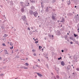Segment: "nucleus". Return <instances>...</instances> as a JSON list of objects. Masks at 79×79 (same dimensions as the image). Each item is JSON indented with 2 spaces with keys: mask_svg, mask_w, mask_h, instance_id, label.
I'll use <instances>...</instances> for the list:
<instances>
[{
  "mask_svg": "<svg viewBox=\"0 0 79 79\" xmlns=\"http://www.w3.org/2000/svg\"><path fill=\"white\" fill-rule=\"evenodd\" d=\"M33 15H34L35 17H37V16H38V13H37L36 11H35L34 12Z\"/></svg>",
  "mask_w": 79,
  "mask_h": 79,
  "instance_id": "f257e3e1",
  "label": "nucleus"
},
{
  "mask_svg": "<svg viewBox=\"0 0 79 79\" xmlns=\"http://www.w3.org/2000/svg\"><path fill=\"white\" fill-rule=\"evenodd\" d=\"M22 19H23V21H26V17L25 15H23L22 16Z\"/></svg>",
  "mask_w": 79,
  "mask_h": 79,
  "instance_id": "f03ea898",
  "label": "nucleus"
},
{
  "mask_svg": "<svg viewBox=\"0 0 79 79\" xmlns=\"http://www.w3.org/2000/svg\"><path fill=\"white\" fill-rule=\"evenodd\" d=\"M29 13L31 15H32L34 14V12H33V11L32 10H29Z\"/></svg>",
  "mask_w": 79,
  "mask_h": 79,
  "instance_id": "7ed1b4c3",
  "label": "nucleus"
},
{
  "mask_svg": "<svg viewBox=\"0 0 79 79\" xmlns=\"http://www.w3.org/2000/svg\"><path fill=\"white\" fill-rule=\"evenodd\" d=\"M36 74L38 75V76H39V77H42L43 76V75H42V74L39 73H36Z\"/></svg>",
  "mask_w": 79,
  "mask_h": 79,
  "instance_id": "20e7f679",
  "label": "nucleus"
},
{
  "mask_svg": "<svg viewBox=\"0 0 79 79\" xmlns=\"http://www.w3.org/2000/svg\"><path fill=\"white\" fill-rule=\"evenodd\" d=\"M52 18L53 21H55V20L56 19V18H55V17L54 15H52Z\"/></svg>",
  "mask_w": 79,
  "mask_h": 79,
  "instance_id": "39448f33",
  "label": "nucleus"
},
{
  "mask_svg": "<svg viewBox=\"0 0 79 79\" xmlns=\"http://www.w3.org/2000/svg\"><path fill=\"white\" fill-rule=\"evenodd\" d=\"M4 51L5 55H8V51H7V50L5 49Z\"/></svg>",
  "mask_w": 79,
  "mask_h": 79,
  "instance_id": "423d86ee",
  "label": "nucleus"
},
{
  "mask_svg": "<svg viewBox=\"0 0 79 79\" xmlns=\"http://www.w3.org/2000/svg\"><path fill=\"white\" fill-rule=\"evenodd\" d=\"M56 70L57 73H59V72H58V71L60 70L59 68H56Z\"/></svg>",
  "mask_w": 79,
  "mask_h": 79,
  "instance_id": "0eeeda50",
  "label": "nucleus"
},
{
  "mask_svg": "<svg viewBox=\"0 0 79 79\" xmlns=\"http://www.w3.org/2000/svg\"><path fill=\"white\" fill-rule=\"evenodd\" d=\"M67 69L68 70H69V69H71V66L70 65H68L67 67Z\"/></svg>",
  "mask_w": 79,
  "mask_h": 79,
  "instance_id": "6e6552de",
  "label": "nucleus"
},
{
  "mask_svg": "<svg viewBox=\"0 0 79 79\" xmlns=\"http://www.w3.org/2000/svg\"><path fill=\"white\" fill-rule=\"evenodd\" d=\"M61 65L62 66H64V63L63 61H61Z\"/></svg>",
  "mask_w": 79,
  "mask_h": 79,
  "instance_id": "1a4fd4ad",
  "label": "nucleus"
},
{
  "mask_svg": "<svg viewBox=\"0 0 79 79\" xmlns=\"http://www.w3.org/2000/svg\"><path fill=\"white\" fill-rule=\"evenodd\" d=\"M31 10H34V9H35V7H34V6H31Z\"/></svg>",
  "mask_w": 79,
  "mask_h": 79,
  "instance_id": "9d476101",
  "label": "nucleus"
},
{
  "mask_svg": "<svg viewBox=\"0 0 79 79\" xmlns=\"http://www.w3.org/2000/svg\"><path fill=\"white\" fill-rule=\"evenodd\" d=\"M24 9L23 8H22L21 9V11L22 12H24Z\"/></svg>",
  "mask_w": 79,
  "mask_h": 79,
  "instance_id": "9b49d317",
  "label": "nucleus"
},
{
  "mask_svg": "<svg viewBox=\"0 0 79 79\" xmlns=\"http://www.w3.org/2000/svg\"><path fill=\"white\" fill-rule=\"evenodd\" d=\"M33 33V31H32L31 32V31H30L29 32V34H30V35H31V34H32Z\"/></svg>",
  "mask_w": 79,
  "mask_h": 79,
  "instance_id": "f8f14e48",
  "label": "nucleus"
},
{
  "mask_svg": "<svg viewBox=\"0 0 79 79\" xmlns=\"http://www.w3.org/2000/svg\"><path fill=\"white\" fill-rule=\"evenodd\" d=\"M61 22H64V18L62 19V20L60 21V23Z\"/></svg>",
  "mask_w": 79,
  "mask_h": 79,
  "instance_id": "ddd939ff",
  "label": "nucleus"
},
{
  "mask_svg": "<svg viewBox=\"0 0 79 79\" xmlns=\"http://www.w3.org/2000/svg\"><path fill=\"white\" fill-rule=\"evenodd\" d=\"M10 45H11V46H13V43L11 42L10 43Z\"/></svg>",
  "mask_w": 79,
  "mask_h": 79,
  "instance_id": "4468645a",
  "label": "nucleus"
},
{
  "mask_svg": "<svg viewBox=\"0 0 79 79\" xmlns=\"http://www.w3.org/2000/svg\"><path fill=\"white\" fill-rule=\"evenodd\" d=\"M75 37H77V35H76L75 34H73Z\"/></svg>",
  "mask_w": 79,
  "mask_h": 79,
  "instance_id": "2eb2a0df",
  "label": "nucleus"
},
{
  "mask_svg": "<svg viewBox=\"0 0 79 79\" xmlns=\"http://www.w3.org/2000/svg\"><path fill=\"white\" fill-rule=\"evenodd\" d=\"M68 5H69L71 4V2H70V0H69V3H68Z\"/></svg>",
  "mask_w": 79,
  "mask_h": 79,
  "instance_id": "dca6fc26",
  "label": "nucleus"
},
{
  "mask_svg": "<svg viewBox=\"0 0 79 79\" xmlns=\"http://www.w3.org/2000/svg\"><path fill=\"white\" fill-rule=\"evenodd\" d=\"M8 36L7 35H6V34H4V35L3 36V37H7Z\"/></svg>",
  "mask_w": 79,
  "mask_h": 79,
  "instance_id": "f3484780",
  "label": "nucleus"
},
{
  "mask_svg": "<svg viewBox=\"0 0 79 79\" xmlns=\"http://www.w3.org/2000/svg\"><path fill=\"white\" fill-rule=\"evenodd\" d=\"M56 78H57V79H59L60 78V77H59V76H58V75H57L56 76Z\"/></svg>",
  "mask_w": 79,
  "mask_h": 79,
  "instance_id": "a211bd4d",
  "label": "nucleus"
},
{
  "mask_svg": "<svg viewBox=\"0 0 79 79\" xmlns=\"http://www.w3.org/2000/svg\"><path fill=\"white\" fill-rule=\"evenodd\" d=\"M48 7H47V8L46 9V11H47V12H48Z\"/></svg>",
  "mask_w": 79,
  "mask_h": 79,
  "instance_id": "6ab92c4d",
  "label": "nucleus"
},
{
  "mask_svg": "<svg viewBox=\"0 0 79 79\" xmlns=\"http://www.w3.org/2000/svg\"><path fill=\"white\" fill-rule=\"evenodd\" d=\"M69 15H70V16H71V15H73V14L71 13H69Z\"/></svg>",
  "mask_w": 79,
  "mask_h": 79,
  "instance_id": "aec40b11",
  "label": "nucleus"
},
{
  "mask_svg": "<svg viewBox=\"0 0 79 79\" xmlns=\"http://www.w3.org/2000/svg\"><path fill=\"white\" fill-rule=\"evenodd\" d=\"M9 55H12V53H11V52H10L9 53Z\"/></svg>",
  "mask_w": 79,
  "mask_h": 79,
  "instance_id": "412c9836",
  "label": "nucleus"
},
{
  "mask_svg": "<svg viewBox=\"0 0 79 79\" xmlns=\"http://www.w3.org/2000/svg\"><path fill=\"white\" fill-rule=\"evenodd\" d=\"M74 62H77V60L76 59H75V60H74Z\"/></svg>",
  "mask_w": 79,
  "mask_h": 79,
  "instance_id": "4be33fe9",
  "label": "nucleus"
},
{
  "mask_svg": "<svg viewBox=\"0 0 79 79\" xmlns=\"http://www.w3.org/2000/svg\"><path fill=\"white\" fill-rule=\"evenodd\" d=\"M72 40H73L74 42H76V40H75V39H72Z\"/></svg>",
  "mask_w": 79,
  "mask_h": 79,
  "instance_id": "5701e85b",
  "label": "nucleus"
},
{
  "mask_svg": "<svg viewBox=\"0 0 79 79\" xmlns=\"http://www.w3.org/2000/svg\"><path fill=\"white\" fill-rule=\"evenodd\" d=\"M61 58H62L61 57H60L59 58H58V60H61Z\"/></svg>",
  "mask_w": 79,
  "mask_h": 79,
  "instance_id": "b1692460",
  "label": "nucleus"
},
{
  "mask_svg": "<svg viewBox=\"0 0 79 79\" xmlns=\"http://www.w3.org/2000/svg\"><path fill=\"white\" fill-rule=\"evenodd\" d=\"M25 64L27 65V66H29V64H28V63H25Z\"/></svg>",
  "mask_w": 79,
  "mask_h": 79,
  "instance_id": "393cba45",
  "label": "nucleus"
},
{
  "mask_svg": "<svg viewBox=\"0 0 79 79\" xmlns=\"http://www.w3.org/2000/svg\"><path fill=\"white\" fill-rule=\"evenodd\" d=\"M6 61H8V60L7 59H6V61H5V62H4V63H6Z\"/></svg>",
  "mask_w": 79,
  "mask_h": 79,
  "instance_id": "a878e982",
  "label": "nucleus"
},
{
  "mask_svg": "<svg viewBox=\"0 0 79 79\" xmlns=\"http://www.w3.org/2000/svg\"><path fill=\"white\" fill-rule=\"evenodd\" d=\"M3 74H0V76H3Z\"/></svg>",
  "mask_w": 79,
  "mask_h": 79,
  "instance_id": "bb28decb",
  "label": "nucleus"
},
{
  "mask_svg": "<svg viewBox=\"0 0 79 79\" xmlns=\"http://www.w3.org/2000/svg\"><path fill=\"white\" fill-rule=\"evenodd\" d=\"M2 45H3V46H6V45H5V43H3L2 44Z\"/></svg>",
  "mask_w": 79,
  "mask_h": 79,
  "instance_id": "cd10ccee",
  "label": "nucleus"
},
{
  "mask_svg": "<svg viewBox=\"0 0 79 79\" xmlns=\"http://www.w3.org/2000/svg\"><path fill=\"white\" fill-rule=\"evenodd\" d=\"M10 49H13V46H12V47H10Z\"/></svg>",
  "mask_w": 79,
  "mask_h": 79,
  "instance_id": "c85d7f7f",
  "label": "nucleus"
},
{
  "mask_svg": "<svg viewBox=\"0 0 79 79\" xmlns=\"http://www.w3.org/2000/svg\"><path fill=\"white\" fill-rule=\"evenodd\" d=\"M27 29H28V30H29V31H30V30H31V29H30V28L29 27H28Z\"/></svg>",
  "mask_w": 79,
  "mask_h": 79,
  "instance_id": "c756f323",
  "label": "nucleus"
},
{
  "mask_svg": "<svg viewBox=\"0 0 79 79\" xmlns=\"http://www.w3.org/2000/svg\"><path fill=\"white\" fill-rule=\"evenodd\" d=\"M33 55H34V56H36V54H35V53H34L33 54Z\"/></svg>",
  "mask_w": 79,
  "mask_h": 79,
  "instance_id": "7c9ffc66",
  "label": "nucleus"
},
{
  "mask_svg": "<svg viewBox=\"0 0 79 79\" xmlns=\"http://www.w3.org/2000/svg\"><path fill=\"white\" fill-rule=\"evenodd\" d=\"M75 42H76V44H78V41H75Z\"/></svg>",
  "mask_w": 79,
  "mask_h": 79,
  "instance_id": "2f4dec72",
  "label": "nucleus"
},
{
  "mask_svg": "<svg viewBox=\"0 0 79 79\" xmlns=\"http://www.w3.org/2000/svg\"><path fill=\"white\" fill-rule=\"evenodd\" d=\"M6 59H4V60H3V61H4V62H5V61H6Z\"/></svg>",
  "mask_w": 79,
  "mask_h": 79,
  "instance_id": "473e14b6",
  "label": "nucleus"
},
{
  "mask_svg": "<svg viewBox=\"0 0 79 79\" xmlns=\"http://www.w3.org/2000/svg\"><path fill=\"white\" fill-rule=\"evenodd\" d=\"M77 71H79V68H78L77 69Z\"/></svg>",
  "mask_w": 79,
  "mask_h": 79,
  "instance_id": "72a5a7b5",
  "label": "nucleus"
},
{
  "mask_svg": "<svg viewBox=\"0 0 79 79\" xmlns=\"http://www.w3.org/2000/svg\"><path fill=\"white\" fill-rule=\"evenodd\" d=\"M65 52H67V51H68V49H65Z\"/></svg>",
  "mask_w": 79,
  "mask_h": 79,
  "instance_id": "f704fd0d",
  "label": "nucleus"
},
{
  "mask_svg": "<svg viewBox=\"0 0 79 79\" xmlns=\"http://www.w3.org/2000/svg\"><path fill=\"white\" fill-rule=\"evenodd\" d=\"M70 44H73V42L71 41V42H70Z\"/></svg>",
  "mask_w": 79,
  "mask_h": 79,
  "instance_id": "c9c22d12",
  "label": "nucleus"
},
{
  "mask_svg": "<svg viewBox=\"0 0 79 79\" xmlns=\"http://www.w3.org/2000/svg\"><path fill=\"white\" fill-rule=\"evenodd\" d=\"M40 47H41V46H39V49L40 50V49H41V48H40Z\"/></svg>",
  "mask_w": 79,
  "mask_h": 79,
  "instance_id": "e433bc0d",
  "label": "nucleus"
},
{
  "mask_svg": "<svg viewBox=\"0 0 79 79\" xmlns=\"http://www.w3.org/2000/svg\"><path fill=\"white\" fill-rule=\"evenodd\" d=\"M21 52H22V53H23V50H21Z\"/></svg>",
  "mask_w": 79,
  "mask_h": 79,
  "instance_id": "4c0bfd02",
  "label": "nucleus"
},
{
  "mask_svg": "<svg viewBox=\"0 0 79 79\" xmlns=\"http://www.w3.org/2000/svg\"><path fill=\"white\" fill-rule=\"evenodd\" d=\"M24 69H28V68L27 67H24L23 68Z\"/></svg>",
  "mask_w": 79,
  "mask_h": 79,
  "instance_id": "58836bf2",
  "label": "nucleus"
},
{
  "mask_svg": "<svg viewBox=\"0 0 79 79\" xmlns=\"http://www.w3.org/2000/svg\"><path fill=\"white\" fill-rule=\"evenodd\" d=\"M2 60V57H0V60Z\"/></svg>",
  "mask_w": 79,
  "mask_h": 79,
  "instance_id": "ea45409f",
  "label": "nucleus"
},
{
  "mask_svg": "<svg viewBox=\"0 0 79 79\" xmlns=\"http://www.w3.org/2000/svg\"><path fill=\"white\" fill-rule=\"evenodd\" d=\"M1 28L2 29H4V27H3V26H2Z\"/></svg>",
  "mask_w": 79,
  "mask_h": 79,
  "instance_id": "a19ab883",
  "label": "nucleus"
},
{
  "mask_svg": "<svg viewBox=\"0 0 79 79\" xmlns=\"http://www.w3.org/2000/svg\"><path fill=\"white\" fill-rule=\"evenodd\" d=\"M38 42H39L38 41H35V44H37V43H38Z\"/></svg>",
  "mask_w": 79,
  "mask_h": 79,
  "instance_id": "79ce46f5",
  "label": "nucleus"
},
{
  "mask_svg": "<svg viewBox=\"0 0 79 79\" xmlns=\"http://www.w3.org/2000/svg\"><path fill=\"white\" fill-rule=\"evenodd\" d=\"M32 51H33V52H35V50H34V49H33L32 50Z\"/></svg>",
  "mask_w": 79,
  "mask_h": 79,
  "instance_id": "37998d69",
  "label": "nucleus"
},
{
  "mask_svg": "<svg viewBox=\"0 0 79 79\" xmlns=\"http://www.w3.org/2000/svg\"><path fill=\"white\" fill-rule=\"evenodd\" d=\"M49 37H51L52 35H50L49 34Z\"/></svg>",
  "mask_w": 79,
  "mask_h": 79,
  "instance_id": "c03bdc74",
  "label": "nucleus"
},
{
  "mask_svg": "<svg viewBox=\"0 0 79 79\" xmlns=\"http://www.w3.org/2000/svg\"><path fill=\"white\" fill-rule=\"evenodd\" d=\"M69 39H70L71 40H72V39H73L72 37H70Z\"/></svg>",
  "mask_w": 79,
  "mask_h": 79,
  "instance_id": "a18cd8bd",
  "label": "nucleus"
},
{
  "mask_svg": "<svg viewBox=\"0 0 79 79\" xmlns=\"http://www.w3.org/2000/svg\"><path fill=\"white\" fill-rule=\"evenodd\" d=\"M35 66L36 67H38V68H39V66L38 65H35Z\"/></svg>",
  "mask_w": 79,
  "mask_h": 79,
  "instance_id": "49530a36",
  "label": "nucleus"
},
{
  "mask_svg": "<svg viewBox=\"0 0 79 79\" xmlns=\"http://www.w3.org/2000/svg\"><path fill=\"white\" fill-rule=\"evenodd\" d=\"M61 52H64V50H61Z\"/></svg>",
  "mask_w": 79,
  "mask_h": 79,
  "instance_id": "de8ad7c7",
  "label": "nucleus"
},
{
  "mask_svg": "<svg viewBox=\"0 0 79 79\" xmlns=\"http://www.w3.org/2000/svg\"><path fill=\"white\" fill-rule=\"evenodd\" d=\"M65 39H66L67 38V36H65Z\"/></svg>",
  "mask_w": 79,
  "mask_h": 79,
  "instance_id": "09e8293b",
  "label": "nucleus"
},
{
  "mask_svg": "<svg viewBox=\"0 0 79 79\" xmlns=\"http://www.w3.org/2000/svg\"><path fill=\"white\" fill-rule=\"evenodd\" d=\"M54 79H56V77H55V76L54 77Z\"/></svg>",
  "mask_w": 79,
  "mask_h": 79,
  "instance_id": "8fccbe9b",
  "label": "nucleus"
},
{
  "mask_svg": "<svg viewBox=\"0 0 79 79\" xmlns=\"http://www.w3.org/2000/svg\"><path fill=\"white\" fill-rule=\"evenodd\" d=\"M21 60H25L24 59H21Z\"/></svg>",
  "mask_w": 79,
  "mask_h": 79,
  "instance_id": "3c124183",
  "label": "nucleus"
},
{
  "mask_svg": "<svg viewBox=\"0 0 79 79\" xmlns=\"http://www.w3.org/2000/svg\"><path fill=\"white\" fill-rule=\"evenodd\" d=\"M47 56H44V57H45V58H47Z\"/></svg>",
  "mask_w": 79,
  "mask_h": 79,
  "instance_id": "603ef678",
  "label": "nucleus"
},
{
  "mask_svg": "<svg viewBox=\"0 0 79 79\" xmlns=\"http://www.w3.org/2000/svg\"><path fill=\"white\" fill-rule=\"evenodd\" d=\"M44 39H45V40H46L47 39V38H44Z\"/></svg>",
  "mask_w": 79,
  "mask_h": 79,
  "instance_id": "864d4df0",
  "label": "nucleus"
},
{
  "mask_svg": "<svg viewBox=\"0 0 79 79\" xmlns=\"http://www.w3.org/2000/svg\"><path fill=\"white\" fill-rule=\"evenodd\" d=\"M12 54H13V51H12Z\"/></svg>",
  "mask_w": 79,
  "mask_h": 79,
  "instance_id": "5fc2aeb1",
  "label": "nucleus"
},
{
  "mask_svg": "<svg viewBox=\"0 0 79 79\" xmlns=\"http://www.w3.org/2000/svg\"><path fill=\"white\" fill-rule=\"evenodd\" d=\"M67 40L68 42H69V39H67Z\"/></svg>",
  "mask_w": 79,
  "mask_h": 79,
  "instance_id": "6e6d98bb",
  "label": "nucleus"
},
{
  "mask_svg": "<svg viewBox=\"0 0 79 79\" xmlns=\"http://www.w3.org/2000/svg\"><path fill=\"white\" fill-rule=\"evenodd\" d=\"M53 0V2H55V0Z\"/></svg>",
  "mask_w": 79,
  "mask_h": 79,
  "instance_id": "4d7b16f0",
  "label": "nucleus"
},
{
  "mask_svg": "<svg viewBox=\"0 0 79 79\" xmlns=\"http://www.w3.org/2000/svg\"><path fill=\"white\" fill-rule=\"evenodd\" d=\"M2 52H3V50H2L1 52H0V53H2Z\"/></svg>",
  "mask_w": 79,
  "mask_h": 79,
  "instance_id": "13d9d810",
  "label": "nucleus"
},
{
  "mask_svg": "<svg viewBox=\"0 0 79 79\" xmlns=\"http://www.w3.org/2000/svg\"><path fill=\"white\" fill-rule=\"evenodd\" d=\"M76 7H77V6H75V8H76Z\"/></svg>",
  "mask_w": 79,
  "mask_h": 79,
  "instance_id": "bf43d9fd",
  "label": "nucleus"
},
{
  "mask_svg": "<svg viewBox=\"0 0 79 79\" xmlns=\"http://www.w3.org/2000/svg\"><path fill=\"white\" fill-rule=\"evenodd\" d=\"M24 67H21V68H24Z\"/></svg>",
  "mask_w": 79,
  "mask_h": 79,
  "instance_id": "052dcab7",
  "label": "nucleus"
},
{
  "mask_svg": "<svg viewBox=\"0 0 79 79\" xmlns=\"http://www.w3.org/2000/svg\"><path fill=\"white\" fill-rule=\"evenodd\" d=\"M43 55L44 56H45V54H44Z\"/></svg>",
  "mask_w": 79,
  "mask_h": 79,
  "instance_id": "680f3d73",
  "label": "nucleus"
},
{
  "mask_svg": "<svg viewBox=\"0 0 79 79\" xmlns=\"http://www.w3.org/2000/svg\"><path fill=\"white\" fill-rule=\"evenodd\" d=\"M26 59L27 60L28 59V58H26Z\"/></svg>",
  "mask_w": 79,
  "mask_h": 79,
  "instance_id": "e2e57ef3",
  "label": "nucleus"
},
{
  "mask_svg": "<svg viewBox=\"0 0 79 79\" xmlns=\"http://www.w3.org/2000/svg\"><path fill=\"white\" fill-rule=\"evenodd\" d=\"M38 61H40V60L38 59Z\"/></svg>",
  "mask_w": 79,
  "mask_h": 79,
  "instance_id": "0e129e2a",
  "label": "nucleus"
},
{
  "mask_svg": "<svg viewBox=\"0 0 79 79\" xmlns=\"http://www.w3.org/2000/svg\"><path fill=\"white\" fill-rule=\"evenodd\" d=\"M26 25H27H27H28V24L27 23H26Z\"/></svg>",
  "mask_w": 79,
  "mask_h": 79,
  "instance_id": "69168bd1",
  "label": "nucleus"
},
{
  "mask_svg": "<svg viewBox=\"0 0 79 79\" xmlns=\"http://www.w3.org/2000/svg\"><path fill=\"white\" fill-rule=\"evenodd\" d=\"M52 37H53V35H52Z\"/></svg>",
  "mask_w": 79,
  "mask_h": 79,
  "instance_id": "338daca9",
  "label": "nucleus"
},
{
  "mask_svg": "<svg viewBox=\"0 0 79 79\" xmlns=\"http://www.w3.org/2000/svg\"><path fill=\"white\" fill-rule=\"evenodd\" d=\"M78 30H79V28H78V29H77V30L78 31Z\"/></svg>",
  "mask_w": 79,
  "mask_h": 79,
  "instance_id": "774afa93",
  "label": "nucleus"
}]
</instances>
